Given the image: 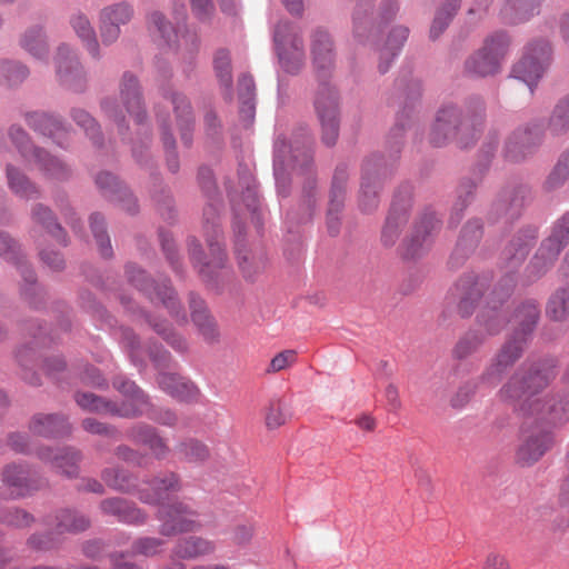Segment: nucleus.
Returning <instances> with one entry per match:
<instances>
[{
    "label": "nucleus",
    "instance_id": "f257e3e1",
    "mask_svg": "<svg viewBox=\"0 0 569 569\" xmlns=\"http://www.w3.org/2000/svg\"><path fill=\"white\" fill-rule=\"evenodd\" d=\"M555 377L550 366L522 367L500 390L503 401L528 416H542L548 423L569 420V399L560 407L541 401L537 395Z\"/></svg>",
    "mask_w": 569,
    "mask_h": 569
},
{
    "label": "nucleus",
    "instance_id": "f03ea898",
    "mask_svg": "<svg viewBox=\"0 0 569 569\" xmlns=\"http://www.w3.org/2000/svg\"><path fill=\"white\" fill-rule=\"evenodd\" d=\"M181 489L180 478L174 472H166L156 477L150 483L138 489V497L146 503H160L158 519L160 520V533L176 536L182 532L196 531L201 527L199 515L189 505L176 502L163 505L170 495Z\"/></svg>",
    "mask_w": 569,
    "mask_h": 569
},
{
    "label": "nucleus",
    "instance_id": "7ed1b4c3",
    "mask_svg": "<svg viewBox=\"0 0 569 569\" xmlns=\"http://www.w3.org/2000/svg\"><path fill=\"white\" fill-rule=\"evenodd\" d=\"M537 237L538 229L536 227L528 226L522 228L512 237L502 252L501 268L505 270L506 277L499 282L487 300L488 305H492L493 315L489 316L482 312L479 316L480 325L485 327L490 336L498 333L505 323L501 312L496 311V303H502L510 297L516 286V279L512 273L521 267Z\"/></svg>",
    "mask_w": 569,
    "mask_h": 569
},
{
    "label": "nucleus",
    "instance_id": "20e7f679",
    "mask_svg": "<svg viewBox=\"0 0 569 569\" xmlns=\"http://www.w3.org/2000/svg\"><path fill=\"white\" fill-rule=\"evenodd\" d=\"M483 101L480 98L468 100L465 109L456 103H443L437 111L429 140L436 147L456 140L461 147H468L480 131Z\"/></svg>",
    "mask_w": 569,
    "mask_h": 569
},
{
    "label": "nucleus",
    "instance_id": "39448f33",
    "mask_svg": "<svg viewBox=\"0 0 569 569\" xmlns=\"http://www.w3.org/2000/svg\"><path fill=\"white\" fill-rule=\"evenodd\" d=\"M539 315L540 310L536 300H527L517 308L511 319L516 327L515 335L503 345L493 362L485 371L483 381L488 383L499 381L507 368L521 356L526 338L536 327Z\"/></svg>",
    "mask_w": 569,
    "mask_h": 569
},
{
    "label": "nucleus",
    "instance_id": "423d86ee",
    "mask_svg": "<svg viewBox=\"0 0 569 569\" xmlns=\"http://www.w3.org/2000/svg\"><path fill=\"white\" fill-rule=\"evenodd\" d=\"M113 387L126 398L120 405L103 400L93 393H79L76 401L84 410L124 418L138 417L146 412L148 408L147 397L134 382L124 378H117L113 381Z\"/></svg>",
    "mask_w": 569,
    "mask_h": 569
},
{
    "label": "nucleus",
    "instance_id": "0eeeda50",
    "mask_svg": "<svg viewBox=\"0 0 569 569\" xmlns=\"http://www.w3.org/2000/svg\"><path fill=\"white\" fill-rule=\"evenodd\" d=\"M552 60V47L545 38L533 39L525 47L522 58L512 67L513 78L523 81L532 93Z\"/></svg>",
    "mask_w": 569,
    "mask_h": 569
},
{
    "label": "nucleus",
    "instance_id": "6e6552de",
    "mask_svg": "<svg viewBox=\"0 0 569 569\" xmlns=\"http://www.w3.org/2000/svg\"><path fill=\"white\" fill-rule=\"evenodd\" d=\"M510 44L506 32H496L488 37L483 47L465 62V70L473 77H488L499 72Z\"/></svg>",
    "mask_w": 569,
    "mask_h": 569
},
{
    "label": "nucleus",
    "instance_id": "1a4fd4ad",
    "mask_svg": "<svg viewBox=\"0 0 569 569\" xmlns=\"http://www.w3.org/2000/svg\"><path fill=\"white\" fill-rule=\"evenodd\" d=\"M274 44L283 70L288 73L299 72L306 60L301 30L288 22L279 23L274 31Z\"/></svg>",
    "mask_w": 569,
    "mask_h": 569
},
{
    "label": "nucleus",
    "instance_id": "9d476101",
    "mask_svg": "<svg viewBox=\"0 0 569 569\" xmlns=\"http://www.w3.org/2000/svg\"><path fill=\"white\" fill-rule=\"evenodd\" d=\"M488 286L489 279L487 276H479L473 272L466 273L450 289L448 299L457 306L461 317H469L476 310Z\"/></svg>",
    "mask_w": 569,
    "mask_h": 569
},
{
    "label": "nucleus",
    "instance_id": "9b49d317",
    "mask_svg": "<svg viewBox=\"0 0 569 569\" xmlns=\"http://www.w3.org/2000/svg\"><path fill=\"white\" fill-rule=\"evenodd\" d=\"M10 138L21 156L28 162H34L46 177L62 180L69 176L68 167L59 159L51 157L43 150L29 148L28 137L21 128L16 126L11 127Z\"/></svg>",
    "mask_w": 569,
    "mask_h": 569
},
{
    "label": "nucleus",
    "instance_id": "f8f14e48",
    "mask_svg": "<svg viewBox=\"0 0 569 569\" xmlns=\"http://www.w3.org/2000/svg\"><path fill=\"white\" fill-rule=\"evenodd\" d=\"M312 162V153L309 143L292 146L284 138H278L274 142L273 170L278 187H284L286 176L289 168L296 170L308 169Z\"/></svg>",
    "mask_w": 569,
    "mask_h": 569
},
{
    "label": "nucleus",
    "instance_id": "ddd939ff",
    "mask_svg": "<svg viewBox=\"0 0 569 569\" xmlns=\"http://www.w3.org/2000/svg\"><path fill=\"white\" fill-rule=\"evenodd\" d=\"M543 132L538 126L519 127L505 141L502 156L508 162H522L539 149Z\"/></svg>",
    "mask_w": 569,
    "mask_h": 569
},
{
    "label": "nucleus",
    "instance_id": "4468645a",
    "mask_svg": "<svg viewBox=\"0 0 569 569\" xmlns=\"http://www.w3.org/2000/svg\"><path fill=\"white\" fill-rule=\"evenodd\" d=\"M126 272L129 280L140 290L146 291L152 301L154 299L159 300L163 307L168 309L172 318L178 322L186 321V315L181 313L180 316L181 306L177 299L176 292L168 283L163 282L152 286L149 283L144 271L134 264H128Z\"/></svg>",
    "mask_w": 569,
    "mask_h": 569
},
{
    "label": "nucleus",
    "instance_id": "2eb2a0df",
    "mask_svg": "<svg viewBox=\"0 0 569 569\" xmlns=\"http://www.w3.org/2000/svg\"><path fill=\"white\" fill-rule=\"evenodd\" d=\"M550 445L551 435L545 427L526 421L516 453L517 461L522 466H531L545 455Z\"/></svg>",
    "mask_w": 569,
    "mask_h": 569
},
{
    "label": "nucleus",
    "instance_id": "dca6fc26",
    "mask_svg": "<svg viewBox=\"0 0 569 569\" xmlns=\"http://www.w3.org/2000/svg\"><path fill=\"white\" fill-rule=\"evenodd\" d=\"M147 28L161 44L176 49L184 47L190 52L197 47L196 36L189 32L179 34V30L171 24L161 11L153 10L148 13Z\"/></svg>",
    "mask_w": 569,
    "mask_h": 569
},
{
    "label": "nucleus",
    "instance_id": "f3484780",
    "mask_svg": "<svg viewBox=\"0 0 569 569\" xmlns=\"http://www.w3.org/2000/svg\"><path fill=\"white\" fill-rule=\"evenodd\" d=\"M134 17L131 3L121 1L106 6L99 13V32L103 44L114 43L120 34L121 27L127 26Z\"/></svg>",
    "mask_w": 569,
    "mask_h": 569
},
{
    "label": "nucleus",
    "instance_id": "a211bd4d",
    "mask_svg": "<svg viewBox=\"0 0 569 569\" xmlns=\"http://www.w3.org/2000/svg\"><path fill=\"white\" fill-rule=\"evenodd\" d=\"M59 83L72 91H82L86 73L74 51L66 44L58 47L53 58Z\"/></svg>",
    "mask_w": 569,
    "mask_h": 569
},
{
    "label": "nucleus",
    "instance_id": "6ab92c4d",
    "mask_svg": "<svg viewBox=\"0 0 569 569\" xmlns=\"http://www.w3.org/2000/svg\"><path fill=\"white\" fill-rule=\"evenodd\" d=\"M529 197L530 190L527 186H517L503 190L493 202L489 219L493 222L502 221L503 224L511 223L519 218Z\"/></svg>",
    "mask_w": 569,
    "mask_h": 569
},
{
    "label": "nucleus",
    "instance_id": "aec40b11",
    "mask_svg": "<svg viewBox=\"0 0 569 569\" xmlns=\"http://www.w3.org/2000/svg\"><path fill=\"white\" fill-rule=\"evenodd\" d=\"M439 224L440 221L433 211L426 212L416 226L412 236L402 243V258L407 260L420 258L429 247V236L438 230Z\"/></svg>",
    "mask_w": 569,
    "mask_h": 569
},
{
    "label": "nucleus",
    "instance_id": "412c9836",
    "mask_svg": "<svg viewBox=\"0 0 569 569\" xmlns=\"http://www.w3.org/2000/svg\"><path fill=\"white\" fill-rule=\"evenodd\" d=\"M321 123L322 141L333 146L339 134L338 106L336 94L327 89L320 92L315 102Z\"/></svg>",
    "mask_w": 569,
    "mask_h": 569
},
{
    "label": "nucleus",
    "instance_id": "4be33fe9",
    "mask_svg": "<svg viewBox=\"0 0 569 569\" xmlns=\"http://www.w3.org/2000/svg\"><path fill=\"white\" fill-rule=\"evenodd\" d=\"M203 216L206 219L204 231L207 243L212 254V259L203 262L202 267L212 266L214 268H220L223 264L226 254L220 243L221 232L217 223L218 210L213 204H209L204 208ZM200 272H203V268L200 269Z\"/></svg>",
    "mask_w": 569,
    "mask_h": 569
},
{
    "label": "nucleus",
    "instance_id": "5701e85b",
    "mask_svg": "<svg viewBox=\"0 0 569 569\" xmlns=\"http://www.w3.org/2000/svg\"><path fill=\"white\" fill-rule=\"evenodd\" d=\"M161 390L179 401L192 402L199 398V389L193 382L173 372H161L158 376Z\"/></svg>",
    "mask_w": 569,
    "mask_h": 569
},
{
    "label": "nucleus",
    "instance_id": "b1692460",
    "mask_svg": "<svg viewBox=\"0 0 569 569\" xmlns=\"http://www.w3.org/2000/svg\"><path fill=\"white\" fill-rule=\"evenodd\" d=\"M120 98L127 112L141 123L146 118L142 108L141 93L137 78L131 73H124L120 83Z\"/></svg>",
    "mask_w": 569,
    "mask_h": 569
},
{
    "label": "nucleus",
    "instance_id": "393cba45",
    "mask_svg": "<svg viewBox=\"0 0 569 569\" xmlns=\"http://www.w3.org/2000/svg\"><path fill=\"white\" fill-rule=\"evenodd\" d=\"M2 482L12 498L24 497L37 489L30 477V471L17 465H9L3 469Z\"/></svg>",
    "mask_w": 569,
    "mask_h": 569
},
{
    "label": "nucleus",
    "instance_id": "a878e982",
    "mask_svg": "<svg viewBox=\"0 0 569 569\" xmlns=\"http://www.w3.org/2000/svg\"><path fill=\"white\" fill-rule=\"evenodd\" d=\"M128 437L137 445H143L149 448L154 458L164 459L170 449L167 441L149 425H137L132 427Z\"/></svg>",
    "mask_w": 569,
    "mask_h": 569
},
{
    "label": "nucleus",
    "instance_id": "bb28decb",
    "mask_svg": "<svg viewBox=\"0 0 569 569\" xmlns=\"http://www.w3.org/2000/svg\"><path fill=\"white\" fill-rule=\"evenodd\" d=\"M38 456L44 461H51L52 466L67 477L71 478L78 475L81 455L72 448H62L56 451L50 448L41 449Z\"/></svg>",
    "mask_w": 569,
    "mask_h": 569
},
{
    "label": "nucleus",
    "instance_id": "cd10ccee",
    "mask_svg": "<svg viewBox=\"0 0 569 569\" xmlns=\"http://www.w3.org/2000/svg\"><path fill=\"white\" fill-rule=\"evenodd\" d=\"M310 50L312 62L318 70H327L333 66V43L326 30L317 29L311 33Z\"/></svg>",
    "mask_w": 569,
    "mask_h": 569
},
{
    "label": "nucleus",
    "instance_id": "c85d7f7f",
    "mask_svg": "<svg viewBox=\"0 0 569 569\" xmlns=\"http://www.w3.org/2000/svg\"><path fill=\"white\" fill-rule=\"evenodd\" d=\"M482 237V226L478 219L468 221L460 233L456 248L451 254L450 262L458 266L478 246Z\"/></svg>",
    "mask_w": 569,
    "mask_h": 569
},
{
    "label": "nucleus",
    "instance_id": "c756f323",
    "mask_svg": "<svg viewBox=\"0 0 569 569\" xmlns=\"http://www.w3.org/2000/svg\"><path fill=\"white\" fill-rule=\"evenodd\" d=\"M216 550L213 541L190 536L188 538L179 539L172 549V559L191 560L200 557L209 556Z\"/></svg>",
    "mask_w": 569,
    "mask_h": 569
},
{
    "label": "nucleus",
    "instance_id": "7c9ffc66",
    "mask_svg": "<svg viewBox=\"0 0 569 569\" xmlns=\"http://www.w3.org/2000/svg\"><path fill=\"white\" fill-rule=\"evenodd\" d=\"M541 4L542 0H506L500 14L505 21L518 24L538 14Z\"/></svg>",
    "mask_w": 569,
    "mask_h": 569
},
{
    "label": "nucleus",
    "instance_id": "2f4dec72",
    "mask_svg": "<svg viewBox=\"0 0 569 569\" xmlns=\"http://www.w3.org/2000/svg\"><path fill=\"white\" fill-rule=\"evenodd\" d=\"M562 249L552 243L551 240L545 239L533 258L531 259L527 270L533 278H540L547 273L557 261Z\"/></svg>",
    "mask_w": 569,
    "mask_h": 569
},
{
    "label": "nucleus",
    "instance_id": "473e14b6",
    "mask_svg": "<svg viewBox=\"0 0 569 569\" xmlns=\"http://www.w3.org/2000/svg\"><path fill=\"white\" fill-rule=\"evenodd\" d=\"M100 508L103 513L114 516L122 522L142 523L146 520V515L140 509L122 498L104 499L101 501Z\"/></svg>",
    "mask_w": 569,
    "mask_h": 569
},
{
    "label": "nucleus",
    "instance_id": "72a5a7b5",
    "mask_svg": "<svg viewBox=\"0 0 569 569\" xmlns=\"http://www.w3.org/2000/svg\"><path fill=\"white\" fill-rule=\"evenodd\" d=\"M408 37L409 29L405 26H396L390 30L387 41L380 51L379 71L381 73L388 71L391 61L399 54Z\"/></svg>",
    "mask_w": 569,
    "mask_h": 569
},
{
    "label": "nucleus",
    "instance_id": "f704fd0d",
    "mask_svg": "<svg viewBox=\"0 0 569 569\" xmlns=\"http://www.w3.org/2000/svg\"><path fill=\"white\" fill-rule=\"evenodd\" d=\"M378 190V174L375 172V174L371 176L369 162H366L363 164L361 189L358 191V210L370 212L376 209L379 203Z\"/></svg>",
    "mask_w": 569,
    "mask_h": 569
},
{
    "label": "nucleus",
    "instance_id": "c9c22d12",
    "mask_svg": "<svg viewBox=\"0 0 569 569\" xmlns=\"http://www.w3.org/2000/svg\"><path fill=\"white\" fill-rule=\"evenodd\" d=\"M30 430L38 436L56 437L70 431L63 417L57 415H36L30 422Z\"/></svg>",
    "mask_w": 569,
    "mask_h": 569
},
{
    "label": "nucleus",
    "instance_id": "e433bc0d",
    "mask_svg": "<svg viewBox=\"0 0 569 569\" xmlns=\"http://www.w3.org/2000/svg\"><path fill=\"white\" fill-rule=\"evenodd\" d=\"M190 308L192 321L198 327L203 338L208 341L216 340L218 337V330L214 320L208 313L203 301L199 297L191 295Z\"/></svg>",
    "mask_w": 569,
    "mask_h": 569
},
{
    "label": "nucleus",
    "instance_id": "4c0bfd02",
    "mask_svg": "<svg viewBox=\"0 0 569 569\" xmlns=\"http://www.w3.org/2000/svg\"><path fill=\"white\" fill-rule=\"evenodd\" d=\"M27 121L36 131L52 137L58 144L63 146L61 138L67 131L57 118L47 113L33 112L27 116Z\"/></svg>",
    "mask_w": 569,
    "mask_h": 569
},
{
    "label": "nucleus",
    "instance_id": "58836bf2",
    "mask_svg": "<svg viewBox=\"0 0 569 569\" xmlns=\"http://www.w3.org/2000/svg\"><path fill=\"white\" fill-rule=\"evenodd\" d=\"M0 256L9 261H14L24 281L30 286H36V277L33 271L19 256L16 241L3 231H0Z\"/></svg>",
    "mask_w": 569,
    "mask_h": 569
},
{
    "label": "nucleus",
    "instance_id": "ea45409f",
    "mask_svg": "<svg viewBox=\"0 0 569 569\" xmlns=\"http://www.w3.org/2000/svg\"><path fill=\"white\" fill-rule=\"evenodd\" d=\"M70 24L82 41L88 52L93 58H99V42L96 36V31L92 28L89 19L82 13H77L71 17Z\"/></svg>",
    "mask_w": 569,
    "mask_h": 569
},
{
    "label": "nucleus",
    "instance_id": "a19ab883",
    "mask_svg": "<svg viewBox=\"0 0 569 569\" xmlns=\"http://www.w3.org/2000/svg\"><path fill=\"white\" fill-rule=\"evenodd\" d=\"M546 315L553 321L569 319V283L558 287L549 297Z\"/></svg>",
    "mask_w": 569,
    "mask_h": 569
},
{
    "label": "nucleus",
    "instance_id": "79ce46f5",
    "mask_svg": "<svg viewBox=\"0 0 569 569\" xmlns=\"http://www.w3.org/2000/svg\"><path fill=\"white\" fill-rule=\"evenodd\" d=\"M171 102L174 107L177 120L179 122L181 139L184 143L189 144L191 141L190 131L193 124V116L189 101L184 96L173 93Z\"/></svg>",
    "mask_w": 569,
    "mask_h": 569
},
{
    "label": "nucleus",
    "instance_id": "37998d69",
    "mask_svg": "<svg viewBox=\"0 0 569 569\" xmlns=\"http://www.w3.org/2000/svg\"><path fill=\"white\" fill-rule=\"evenodd\" d=\"M548 129L553 136L569 132V94L561 97L555 103L548 119Z\"/></svg>",
    "mask_w": 569,
    "mask_h": 569
},
{
    "label": "nucleus",
    "instance_id": "c03bdc74",
    "mask_svg": "<svg viewBox=\"0 0 569 569\" xmlns=\"http://www.w3.org/2000/svg\"><path fill=\"white\" fill-rule=\"evenodd\" d=\"M460 4L461 0H445L436 12L430 28V38L437 39L447 29Z\"/></svg>",
    "mask_w": 569,
    "mask_h": 569
},
{
    "label": "nucleus",
    "instance_id": "a18cd8bd",
    "mask_svg": "<svg viewBox=\"0 0 569 569\" xmlns=\"http://www.w3.org/2000/svg\"><path fill=\"white\" fill-rule=\"evenodd\" d=\"M569 180V149L558 158L555 167L543 182V189L553 191L561 188Z\"/></svg>",
    "mask_w": 569,
    "mask_h": 569
},
{
    "label": "nucleus",
    "instance_id": "49530a36",
    "mask_svg": "<svg viewBox=\"0 0 569 569\" xmlns=\"http://www.w3.org/2000/svg\"><path fill=\"white\" fill-rule=\"evenodd\" d=\"M176 453L181 460L194 463L204 462L210 457L209 448L196 439L180 442L176 448Z\"/></svg>",
    "mask_w": 569,
    "mask_h": 569
},
{
    "label": "nucleus",
    "instance_id": "de8ad7c7",
    "mask_svg": "<svg viewBox=\"0 0 569 569\" xmlns=\"http://www.w3.org/2000/svg\"><path fill=\"white\" fill-rule=\"evenodd\" d=\"M21 46L37 59H42L48 53L46 36L40 27L28 29L21 38Z\"/></svg>",
    "mask_w": 569,
    "mask_h": 569
},
{
    "label": "nucleus",
    "instance_id": "09e8293b",
    "mask_svg": "<svg viewBox=\"0 0 569 569\" xmlns=\"http://www.w3.org/2000/svg\"><path fill=\"white\" fill-rule=\"evenodd\" d=\"M289 405L281 398L270 401L266 410L264 422L268 429L273 430L283 426L290 418Z\"/></svg>",
    "mask_w": 569,
    "mask_h": 569
},
{
    "label": "nucleus",
    "instance_id": "8fccbe9b",
    "mask_svg": "<svg viewBox=\"0 0 569 569\" xmlns=\"http://www.w3.org/2000/svg\"><path fill=\"white\" fill-rule=\"evenodd\" d=\"M101 477L107 486L118 491L131 492L137 487L136 479L131 475L117 468L104 469Z\"/></svg>",
    "mask_w": 569,
    "mask_h": 569
},
{
    "label": "nucleus",
    "instance_id": "3c124183",
    "mask_svg": "<svg viewBox=\"0 0 569 569\" xmlns=\"http://www.w3.org/2000/svg\"><path fill=\"white\" fill-rule=\"evenodd\" d=\"M7 177L10 189L20 197L30 199L38 194L36 186L11 164L7 167Z\"/></svg>",
    "mask_w": 569,
    "mask_h": 569
},
{
    "label": "nucleus",
    "instance_id": "603ef678",
    "mask_svg": "<svg viewBox=\"0 0 569 569\" xmlns=\"http://www.w3.org/2000/svg\"><path fill=\"white\" fill-rule=\"evenodd\" d=\"M57 530L62 532H80L89 528L90 520L83 515H78L71 510H62L57 516Z\"/></svg>",
    "mask_w": 569,
    "mask_h": 569
},
{
    "label": "nucleus",
    "instance_id": "864d4df0",
    "mask_svg": "<svg viewBox=\"0 0 569 569\" xmlns=\"http://www.w3.org/2000/svg\"><path fill=\"white\" fill-rule=\"evenodd\" d=\"M407 222L405 212H397L393 208L387 217L386 223L382 229L381 240L385 246L391 247L396 243L401 227Z\"/></svg>",
    "mask_w": 569,
    "mask_h": 569
},
{
    "label": "nucleus",
    "instance_id": "5fc2aeb1",
    "mask_svg": "<svg viewBox=\"0 0 569 569\" xmlns=\"http://www.w3.org/2000/svg\"><path fill=\"white\" fill-rule=\"evenodd\" d=\"M485 337L477 330L468 331L456 345L453 355L458 359H465L476 352L483 343Z\"/></svg>",
    "mask_w": 569,
    "mask_h": 569
},
{
    "label": "nucleus",
    "instance_id": "6e6d98bb",
    "mask_svg": "<svg viewBox=\"0 0 569 569\" xmlns=\"http://www.w3.org/2000/svg\"><path fill=\"white\" fill-rule=\"evenodd\" d=\"M90 227L97 240L101 256L104 258H109L112 253V249L110 244V239L106 232L103 217H101L99 213H93L90 217Z\"/></svg>",
    "mask_w": 569,
    "mask_h": 569
},
{
    "label": "nucleus",
    "instance_id": "4d7b16f0",
    "mask_svg": "<svg viewBox=\"0 0 569 569\" xmlns=\"http://www.w3.org/2000/svg\"><path fill=\"white\" fill-rule=\"evenodd\" d=\"M27 76L28 70L26 67L9 61L0 62V83L8 87L16 86L22 82Z\"/></svg>",
    "mask_w": 569,
    "mask_h": 569
},
{
    "label": "nucleus",
    "instance_id": "13d9d810",
    "mask_svg": "<svg viewBox=\"0 0 569 569\" xmlns=\"http://www.w3.org/2000/svg\"><path fill=\"white\" fill-rule=\"evenodd\" d=\"M32 214L33 219L43 224L60 243L66 244L64 231L61 226L53 220L52 213L48 208L39 204L33 209Z\"/></svg>",
    "mask_w": 569,
    "mask_h": 569
},
{
    "label": "nucleus",
    "instance_id": "bf43d9fd",
    "mask_svg": "<svg viewBox=\"0 0 569 569\" xmlns=\"http://www.w3.org/2000/svg\"><path fill=\"white\" fill-rule=\"evenodd\" d=\"M213 64L220 82L226 88H230L232 83V74L229 52L227 50H219L214 56Z\"/></svg>",
    "mask_w": 569,
    "mask_h": 569
},
{
    "label": "nucleus",
    "instance_id": "052dcab7",
    "mask_svg": "<svg viewBox=\"0 0 569 569\" xmlns=\"http://www.w3.org/2000/svg\"><path fill=\"white\" fill-rule=\"evenodd\" d=\"M547 239L559 246L560 249L569 243V211L555 221L551 233Z\"/></svg>",
    "mask_w": 569,
    "mask_h": 569
},
{
    "label": "nucleus",
    "instance_id": "680f3d73",
    "mask_svg": "<svg viewBox=\"0 0 569 569\" xmlns=\"http://www.w3.org/2000/svg\"><path fill=\"white\" fill-rule=\"evenodd\" d=\"M73 120L81 127L96 144H99V126L96 120L83 109H73Z\"/></svg>",
    "mask_w": 569,
    "mask_h": 569
},
{
    "label": "nucleus",
    "instance_id": "e2e57ef3",
    "mask_svg": "<svg viewBox=\"0 0 569 569\" xmlns=\"http://www.w3.org/2000/svg\"><path fill=\"white\" fill-rule=\"evenodd\" d=\"M238 93L242 104V110L247 109L249 112H252L254 108V81L251 76L243 74L239 78Z\"/></svg>",
    "mask_w": 569,
    "mask_h": 569
},
{
    "label": "nucleus",
    "instance_id": "0e129e2a",
    "mask_svg": "<svg viewBox=\"0 0 569 569\" xmlns=\"http://www.w3.org/2000/svg\"><path fill=\"white\" fill-rule=\"evenodd\" d=\"M164 546L163 540L158 538L146 537L138 539L132 545L133 555H142L146 557H153L162 551Z\"/></svg>",
    "mask_w": 569,
    "mask_h": 569
},
{
    "label": "nucleus",
    "instance_id": "69168bd1",
    "mask_svg": "<svg viewBox=\"0 0 569 569\" xmlns=\"http://www.w3.org/2000/svg\"><path fill=\"white\" fill-rule=\"evenodd\" d=\"M297 361V352L295 350H284L276 355L267 369L268 372H279L291 367Z\"/></svg>",
    "mask_w": 569,
    "mask_h": 569
},
{
    "label": "nucleus",
    "instance_id": "338daca9",
    "mask_svg": "<svg viewBox=\"0 0 569 569\" xmlns=\"http://www.w3.org/2000/svg\"><path fill=\"white\" fill-rule=\"evenodd\" d=\"M152 327L174 349H177L179 351L186 350L187 343H186L184 339H182L180 336H178L176 332H173L167 323L152 322Z\"/></svg>",
    "mask_w": 569,
    "mask_h": 569
},
{
    "label": "nucleus",
    "instance_id": "774afa93",
    "mask_svg": "<svg viewBox=\"0 0 569 569\" xmlns=\"http://www.w3.org/2000/svg\"><path fill=\"white\" fill-rule=\"evenodd\" d=\"M347 176L343 169H337L332 180L331 188V202L337 203V206L342 204L345 187H346Z\"/></svg>",
    "mask_w": 569,
    "mask_h": 569
}]
</instances>
